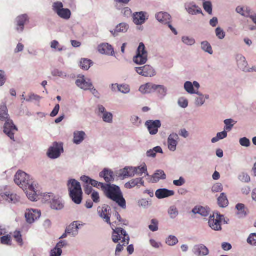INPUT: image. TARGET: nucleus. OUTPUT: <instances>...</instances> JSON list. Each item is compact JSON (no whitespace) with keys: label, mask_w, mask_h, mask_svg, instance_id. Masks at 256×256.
Instances as JSON below:
<instances>
[{"label":"nucleus","mask_w":256,"mask_h":256,"mask_svg":"<svg viewBox=\"0 0 256 256\" xmlns=\"http://www.w3.org/2000/svg\"><path fill=\"white\" fill-rule=\"evenodd\" d=\"M103 192L108 198L115 202L122 208L126 209V200L119 186L114 184H106Z\"/></svg>","instance_id":"1"},{"label":"nucleus","mask_w":256,"mask_h":256,"mask_svg":"<svg viewBox=\"0 0 256 256\" xmlns=\"http://www.w3.org/2000/svg\"><path fill=\"white\" fill-rule=\"evenodd\" d=\"M0 120L4 122V133L13 142H16L14 134L18 132V129L10 119L8 114V110L6 104L0 105Z\"/></svg>","instance_id":"2"},{"label":"nucleus","mask_w":256,"mask_h":256,"mask_svg":"<svg viewBox=\"0 0 256 256\" xmlns=\"http://www.w3.org/2000/svg\"><path fill=\"white\" fill-rule=\"evenodd\" d=\"M14 181L23 190H27L28 186L34 183L32 179H30V176L21 170L17 172L14 176Z\"/></svg>","instance_id":"3"},{"label":"nucleus","mask_w":256,"mask_h":256,"mask_svg":"<svg viewBox=\"0 0 256 256\" xmlns=\"http://www.w3.org/2000/svg\"><path fill=\"white\" fill-rule=\"evenodd\" d=\"M112 238L115 244L118 243L122 238V242H126L128 244L130 240V236L126 230L121 228H116L113 230Z\"/></svg>","instance_id":"4"},{"label":"nucleus","mask_w":256,"mask_h":256,"mask_svg":"<svg viewBox=\"0 0 256 256\" xmlns=\"http://www.w3.org/2000/svg\"><path fill=\"white\" fill-rule=\"evenodd\" d=\"M52 10L60 18L69 20L72 16L70 10L68 8H64V4L62 2H55L52 4Z\"/></svg>","instance_id":"5"},{"label":"nucleus","mask_w":256,"mask_h":256,"mask_svg":"<svg viewBox=\"0 0 256 256\" xmlns=\"http://www.w3.org/2000/svg\"><path fill=\"white\" fill-rule=\"evenodd\" d=\"M64 144L62 142H54L49 148L47 152L48 156L52 160L58 158L64 152Z\"/></svg>","instance_id":"6"},{"label":"nucleus","mask_w":256,"mask_h":256,"mask_svg":"<svg viewBox=\"0 0 256 256\" xmlns=\"http://www.w3.org/2000/svg\"><path fill=\"white\" fill-rule=\"evenodd\" d=\"M224 215L218 213H214L213 216H210L208 220L210 227L215 231L222 230V222Z\"/></svg>","instance_id":"7"},{"label":"nucleus","mask_w":256,"mask_h":256,"mask_svg":"<svg viewBox=\"0 0 256 256\" xmlns=\"http://www.w3.org/2000/svg\"><path fill=\"white\" fill-rule=\"evenodd\" d=\"M135 70L138 74L144 77H152L156 74V72L154 68L148 64L136 68Z\"/></svg>","instance_id":"8"},{"label":"nucleus","mask_w":256,"mask_h":256,"mask_svg":"<svg viewBox=\"0 0 256 256\" xmlns=\"http://www.w3.org/2000/svg\"><path fill=\"white\" fill-rule=\"evenodd\" d=\"M76 86L84 90H88L92 87V84L90 78L86 79L84 75L80 74L76 81Z\"/></svg>","instance_id":"9"},{"label":"nucleus","mask_w":256,"mask_h":256,"mask_svg":"<svg viewBox=\"0 0 256 256\" xmlns=\"http://www.w3.org/2000/svg\"><path fill=\"white\" fill-rule=\"evenodd\" d=\"M145 126L147 128L150 134L156 135L158 132V129L162 126V123L160 120H148L145 123Z\"/></svg>","instance_id":"10"},{"label":"nucleus","mask_w":256,"mask_h":256,"mask_svg":"<svg viewBox=\"0 0 256 256\" xmlns=\"http://www.w3.org/2000/svg\"><path fill=\"white\" fill-rule=\"evenodd\" d=\"M41 216L40 210L36 209L27 210L25 213V218L28 223L33 224Z\"/></svg>","instance_id":"11"},{"label":"nucleus","mask_w":256,"mask_h":256,"mask_svg":"<svg viewBox=\"0 0 256 256\" xmlns=\"http://www.w3.org/2000/svg\"><path fill=\"white\" fill-rule=\"evenodd\" d=\"M29 22V17L27 14L18 16L16 19V30L19 33L24 32L25 24Z\"/></svg>","instance_id":"12"},{"label":"nucleus","mask_w":256,"mask_h":256,"mask_svg":"<svg viewBox=\"0 0 256 256\" xmlns=\"http://www.w3.org/2000/svg\"><path fill=\"white\" fill-rule=\"evenodd\" d=\"M0 198L2 201L8 203L16 204L20 200V197L16 194L10 192H2L0 194Z\"/></svg>","instance_id":"13"},{"label":"nucleus","mask_w":256,"mask_h":256,"mask_svg":"<svg viewBox=\"0 0 256 256\" xmlns=\"http://www.w3.org/2000/svg\"><path fill=\"white\" fill-rule=\"evenodd\" d=\"M192 252L196 256H207L210 254L208 248L202 244L194 245Z\"/></svg>","instance_id":"14"},{"label":"nucleus","mask_w":256,"mask_h":256,"mask_svg":"<svg viewBox=\"0 0 256 256\" xmlns=\"http://www.w3.org/2000/svg\"><path fill=\"white\" fill-rule=\"evenodd\" d=\"M178 140L179 136L176 133L172 132L168 136V146L170 151L174 152L176 150Z\"/></svg>","instance_id":"15"},{"label":"nucleus","mask_w":256,"mask_h":256,"mask_svg":"<svg viewBox=\"0 0 256 256\" xmlns=\"http://www.w3.org/2000/svg\"><path fill=\"white\" fill-rule=\"evenodd\" d=\"M80 180L86 184H89L94 188H101L103 191L104 188L106 184L98 182L94 180L91 178L86 176H82L80 177Z\"/></svg>","instance_id":"16"},{"label":"nucleus","mask_w":256,"mask_h":256,"mask_svg":"<svg viewBox=\"0 0 256 256\" xmlns=\"http://www.w3.org/2000/svg\"><path fill=\"white\" fill-rule=\"evenodd\" d=\"M146 12H136L132 14L133 22L137 26L144 24L148 18H146Z\"/></svg>","instance_id":"17"},{"label":"nucleus","mask_w":256,"mask_h":256,"mask_svg":"<svg viewBox=\"0 0 256 256\" xmlns=\"http://www.w3.org/2000/svg\"><path fill=\"white\" fill-rule=\"evenodd\" d=\"M69 194L82 191L80 183L75 179H70L67 183Z\"/></svg>","instance_id":"18"},{"label":"nucleus","mask_w":256,"mask_h":256,"mask_svg":"<svg viewBox=\"0 0 256 256\" xmlns=\"http://www.w3.org/2000/svg\"><path fill=\"white\" fill-rule=\"evenodd\" d=\"M99 176L103 178L106 184H110V182H113L114 180V172L107 168H104L100 172Z\"/></svg>","instance_id":"19"},{"label":"nucleus","mask_w":256,"mask_h":256,"mask_svg":"<svg viewBox=\"0 0 256 256\" xmlns=\"http://www.w3.org/2000/svg\"><path fill=\"white\" fill-rule=\"evenodd\" d=\"M155 194L158 199L160 200L174 196V192L166 188H159L156 190Z\"/></svg>","instance_id":"20"},{"label":"nucleus","mask_w":256,"mask_h":256,"mask_svg":"<svg viewBox=\"0 0 256 256\" xmlns=\"http://www.w3.org/2000/svg\"><path fill=\"white\" fill-rule=\"evenodd\" d=\"M98 50L101 54L108 56H114V52L112 46L107 43L102 44L98 47Z\"/></svg>","instance_id":"21"},{"label":"nucleus","mask_w":256,"mask_h":256,"mask_svg":"<svg viewBox=\"0 0 256 256\" xmlns=\"http://www.w3.org/2000/svg\"><path fill=\"white\" fill-rule=\"evenodd\" d=\"M200 88V84L196 81H194L193 82L187 81L184 84V88L185 90L190 94H194L196 92V89L198 90Z\"/></svg>","instance_id":"22"},{"label":"nucleus","mask_w":256,"mask_h":256,"mask_svg":"<svg viewBox=\"0 0 256 256\" xmlns=\"http://www.w3.org/2000/svg\"><path fill=\"white\" fill-rule=\"evenodd\" d=\"M134 170L132 166H126L123 169L120 170L118 177L122 180L126 178L133 177L134 176Z\"/></svg>","instance_id":"23"},{"label":"nucleus","mask_w":256,"mask_h":256,"mask_svg":"<svg viewBox=\"0 0 256 256\" xmlns=\"http://www.w3.org/2000/svg\"><path fill=\"white\" fill-rule=\"evenodd\" d=\"M236 60L238 68L244 72H246L248 68V62L246 58L241 54H237L236 56Z\"/></svg>","instance_id":"24"},{"label":"nucleus","mask_w":256,"mask_h":256,"mask_svg":"<svg viewBox=\"0 0 256 256\" xmlns=\"http://www.w3.org/2000/svg\"><path fill=\"white\" fill-rule=\"evenodd\" d=\"M111 210V208L110 206L108 205H104L102 208V210H98V214L99 216L102 218L103 220H105L106 222L110 224V211Z\"/></svg>","instance_id":"25"},{"label":"nucleus","mask_w":256,"mask_h":256,"mask_svg":"<svg viewBox=\"0 0 256 256\" xmlns=\"http://www.w3.org/2000/svg\"><path fill=\"white\" fill-rule=\"evenodd\" d=\"M129 29V25L125 22H122L116 26V28L113 30H110V32L112 36L116 37L118 36V33H125L128 32Z\"/></svg>","instance_id":"26"},{"label":"nucleus","mask_w":256,"mask_h":256,"mask_svg":"<svg viewBox=\"0 0 256 256\" xmlns=\"http://www.w3.org/2000/svg\"><path fill=\"white\" fill-rule=\"evenodd\" d=\"M78 221L74 222L66 229V232L73 237H75L78 234L80 226L84 225L83 224H78Z\"/></svg>","instance_id":"27"},{"label":"nucleus","mask_w":256,"mask_h":256,"mask_svg":"<svg viewBox=\"0 0 256 256\" xmlns=\"http://www.w3.org/2000/svg\"><path fill=\"white\" fill-rule=\"evenodd\" d=\"M50 207L52 209L60 210L63 209L64 208V203L62 200L56 196L55 198H53L50 201Z\"/></svg>","instance_id":"28"},{"label":"nucleus","mask_w":256,"mask_h":256,"mask_svg":"<svg viewBox=\"0 0 256 256\" xmlns=\"http://www.w3.org/2000/svg\"><path fill=\"white\" fill-rule=\"evenodd\" d=\"M185 10L190 14L195 15L202 14V10L193 2L186 3L184 4Z\"/></svg>","instance_id":"29"},{"label":"nucleus","mask_w":256,"mask_h":256,"mask_svg":"<svg viewBox=\"0 0 256 256\" xmlns=\"http://www.w3.org/2000/svg\"><path fill=\"white\" fill-rule=\"evenodd\" d=\"M156 84L152 83H147L142 85L139 88V91L142 94H148L156 92Z\"/></svg>","instance_id":"30"},{"label":"nucleus","mask_w":256,"mask_h":256,"mask_svg":"<svg viewBox=\"0 0 256 256\" xmlns=\"http://www.w3.org/2000/svg\"><path fill=\"white\" fill-rule=\"evenodd\" d=\"M156 18L160 22L166 24L170 20L171 16L166 12H160L156 14Z\"/></svg>","instance_id":"31"},{"label":"nucleus","mask_w":256,"mask_h":256,"mask_svg":"<svg viewBox=\"0 0 256 256\" xmlns=\"http://www.w3.org/2000/svg\"><path fill=\"white\" fill-rule=\"evenodd\" d=\"M34 183L28 186L27 190H24L28 198L31 201L34 202L36 200L37 195L34 189Z\"/></svg>","instance_id":"32"},{"label":"nucleus","mask_w":256,"mask_h":256,"mask_svg":"<svg viewBox=\"0 0 256 256\" xmlns=\"http://www.w3.org/2000/svg\"><path fill=\"white\" fill-rule=\"evenodd\" d=\"M139 184H140L141 186H144V182L142 178H136L130 180L128 182L125 184L124 187L127 189H131L136 186H138Z\"/></svg>","instance_id":"33"},{"label":"nucleus","mask_w":256,"mask_h":256,"mask_svg":"<svg viewBox=\"0 0 256 256\" xmlns=\"http://www.w3.org/2000/svg\"><path fill=\"white\" fill-rule=\"evenodd\" d=\"M166 178L164 172L159 170L156 171L154 174L152 176L151 182L152 183H156L160 180H165Z\"/></svg>","instance_id":"34"},{"label":"nucleus","mask_w":256,"mask_h":256,"mask_svg":"<svg viewBox=\"0 0 256 256\" xmlns=\"http://www.w3.org/2000/svg\"><path fill=\"white\" fill-rule=\"evenodd\" d=\"M86 134L84 131H76L74 132L73 142L76 144H80L85 139Z\"/></svg>","instance_id":"35"},{"label":"nucleus","mask_w":256,"mask_h":256,"mask_svg":"<svg viewBox=\"0 0 256 256\" xmlns=\"http://www.w3.org/2000/svg\"><path fill=\"white\" fill-rule=\"evenodd\" d=\"M236 208L237 210L236 215L240 218H243L247 215V210L244 206L242 204H238L236 206Z\"/></svg>","instance_id":"36"},{"label":"nucleus","mask_w":256,"mask_h":256,"mask_svg":"<svg viewBox=\"0 0 256 256\" xmlns=\"http://www.w3.org/2000/svg\"><path fill=\"white\" fill-rule=\"evenodd\" d=\"M82 191L76 192L69 194V196L72 201L76 204L82 203Z\"/></svg>","instance_id":"37"},{"label":"nucleus","mask_w":256,"mask_h":256,"mask_svg":"<svg viewBox=\"0 0 256 256\" xmlns=\"http://www.w3.org/2000/svg\"><path fill=\"white\" fill-rule=\"evenodd\" d=\"M209 209L202 206H196L192 210V212L198 214L202 216H207L209 214Z\"/></svg>","instance_id":"38"},{"label":"nucleus","mask_w":256,"mask_h":256,"mask_svg":"<svg viewBox=\"0 0 256 256\" xmlns=\"http://www.w3.org/2000/svg\"><path fill=\"white\" fill-rule=\"evenodd\" d=\"M148 60V56L141 55L136 54L133 58L134 62L137 64L142 65L145 64Z\"/></svg>","instance_id":"39"},{"label":"nucleus","mask_w":256,"mask_h":256,"mask_svg":"<svg viewBox=\"0 0 256 256\" xmlns=\"http://www.w3.org/2000/svg\"><path fill=\"white\" fill-rule=\"evenodd\" d=\"M218 203L221 208H226L228 205V200L225 193L222 192L218 198Z\"/></svg>","instance_id":"40"},{"label":"nucleus","mask_w":256,"mask_h":256,"mask_svg":"<svg viewBox=\"0 0 256 256\" xmlns=\"http://www.w3.org/2000/svg\"><path fill=\"white\" fill-rule=\"evenodd\" d=\"M93 64V62L88 58H82L80 62V68L84 70H88Z\"/></svg>","instance_id":"41"},{"label":"nucleus","mask_w":256,"mask_h":256,"mask_svg":"<svg viewBox=\"0 0 256 256\" xmlns=\"http://www.w3.org/2000/svg\"><path fill=\"white\" fill-rule=\"evenodd\" d=\"M52 75L54 77H59L62 78H69V75L65 72L60 70L57 68L52 70L51 72Z\"/></svg>","instance_id":"42"},{"label":"nucleus","mask_w":256,"mask_h":256,"mask_svg":"<svg viewBox=\"0 0 256 256\" xmlns=\"http://www.w3.org/2000/svg\"><path fill=\"white\" fill-rule=\"evenodd\" d=\"M162 150L160 146H157L146 152V156L149 158H155L157 153L162 154Z\"/></svg>","instance_id":"43"},{"label":"nucleus","mask_w":256,"mask_h":256,"mask_svg":"<svg viewBox=\"0 0 256 256\" xmlns=\"http://www.w3.org/2000/svg\"><path fill=\"white\" fill-rule=\"evenodd\" d=\"M134 176L136 174L142 175L143 174H146V176H148V173L147 171V166L144 164L142 166L134 167Z\"/></svg>","instance_id":"44"},{"label":"nucleus","mask_w":256,"mask_h":256,"mask_svg":"<svg viewBox=\"0 0 256 256\" xmlns=\"http://www.w3.org/2000/svg\"><path fill=\"white\" fill-rule=\"evenodd\" d=\"M201 48L204 52L210 54H212L213 50L210 44L208 41H204L201 42Z\"/></svg>","instance_id":"45"},{"label":"nucleus","mask_w":256,"mask_h":256,"mask_svg":"<svg viewBox=\"0 0 256 256\" xmlns=\"http://www.w3.org/2000/svg\"><path fill=\"white\" fill-rule=\"evenodd\" d=\"M224 124H225L224 130L226 131H230L234 126L236 124V122H235L232 119H226L224 120Z\"/></svg>","instance_id":"46"},{"label":"nucleus","mask_w":256,"mask_h":256,"mask_svg":"<svg viewBox=\"0 0 256 256\" xmlns=\"http://www.w3.org/2000/svg\"><path fill=\"white\" fill-rule=\"evenodd\" d=\"M138 206L146 209L152 205V202L150 200L142 198L138 201Z\"/></svg>","instance_id":"47"},{"label":"nucleus","mask_w":256,"mask_h":256,"mask_svg":"<svg viewBox=\"0 0 256 256\" xmlns=\"http://www.w3.org/2000/svg\"><path fill=\"white\" fill-rule=\"evenodd\" d=\"M50 47L52 49L56 50L58 52L66 50L64 46H60L58 41L56 40H52L50 44Z\"/></svg>","instance_id":"48"},{"label":"nucleus","mask_w":256,"mask_h":256,"mask_svg":"<svg viewBox=\"0 0 256 256\" xmlns=\"http://www.w3.org/2000/svg\"><path fill=\"white\" fill-rule=\"evenodd\" d=\"M182 41L185 44L188 46H192L196 43V40L194 38L188 36H182Z\"/></svg>","instance_id":"49"},{"label":"nucleus","mask_w":256,"mask_h":256,"mask_svg":"<svg viewBox=\"0 0 256 256\" xmlns=\"http://www.w3.org/2000/svg\"><path fill=\"white\" fill-rule=\"evenodd\" d=\"M238 179L242 182L248 183L250 181V178L248 174L245 172H241L238 176Z\"/></svg>","instance_id":"50"},{"label":"nucleus","mask_w":256,"mask_h":256,"mask_svg":"<svg viewBox=\"0 0 256 256\" xmlns=\"http://www.w3.org/2000/svg\"><path fill=\"white\" fill-rule=\"evenodd\" d=\"M178 242V238L174 236H170L166 239V244L170 246H174Z\"/></svg>","instance_id":"51"},{"label":"nucleus","mask_w":256,"mask_h":256,"mask_svg":"<svg viewBox=\"0 0 256 256\" xmlns=\"http://www.w3.org/2000/svg\"><path fill=\"white\" fill-rule=\"evenodd\" d=\"M168 214L171 218L174 219L178 216L179 212L174 206H172L168 210Z\"/></svg>","instance_id":"52"},{"label":"nucleus","mask_w":256,"mask_h":256,"mask_svg":"<svg viewBox=\"0 0 256 256\" xmlns=\"http://www.w3.org/2000/svg\"><path fill=\"white\" fill-rule=\"evenodd\" d=\"M102 118L105 122L111 124L113 121V115L111 112H106L102 114Z\"/></svg>","instance_id":"53"},{"label":"nucleus","mask_w":256,"mask_h":256,"mask_svg":"<svg viewBox=\"0 0 256 256\" xmlns=\"http://www.w3.org/2000/svg\"><path fill=\"white\" fill-rule=\"evenodd\" d=\"M42 97L34 93H31L26 98L27 102H39L41 100Z\"/></svg>","instance_id":"54"},{"label":"nucleus","mask_w":256,"mask_h":256,"mask_svg":"<svg viewBox=\"0 0 256 256\" xmlns=\"http://www.w3.org/2000/svg\"><path fill=\"white\" fill-rule=\"evenodd\" d=\"M156 91H157L162 96H165L166 94L167 89L162 85L156 84Z\"/></svg>","instance_id":"55"},{"label":"nucleus","mask_w":256,"mask_h":256,"mask_svg":"<svg viewBox=\"0 0 256 256\" xmlns=\"http://www.w3.org/2000/svg\"><path fill=\"white\" fill-rule=\"evenodd\" d=\"M158 222L156 219L151 220V224L148 226L149 229L153 232H156L158 230Z\"/></svg>","instance_id":"56"},{"label":"nucleus","mask_w":256,"mask_h":256,"mask_svg":"<svg viewBox=\"0 0 256 256\" xmlns=\"http://www.w3.org/2000/svg\"><path fill=\"white\" fill-rule=\"evenodd\" d=\"M203 6L204 10L210 14H212V6L210 1H206L204 2Z\"/></svg>","instance_id":"57"},{"label":"nucleus","mask_w":256,"mask_h":256,"mask_svg":"<svg viewBox=\"0 0 256 256\" xmlns=\"http://www.w3.org/2000/svg\"><path fill=\"white\" fill-rule=\"evenodd\" d=\"M136 54L141 55L148 56V52L146 50V47L143 42H140L137 48Z\"/></svg>","instance_id":"58"},{"label":"nucleus","mask_w":256,"mask_h":256,"mask_svg":"<svg viewBox=\"0 0 256 256\" xmlns=\"http://www.w3.org/2000/svg\"><path fill=\"white\" fill-rule=\"evenodd\" d=\"M216 36L220 40H223L226 36V33L224 30L220 27L217 28L215 30Z\"/></svg>","instance_id":"59"},{"label":"nucleus","mask_w":256,"mask_h":256,"mask_svg":"<svg viewBox=\"0 0 256 256\" xmlns=\"http://www.w3.org/2000/svg\"><path fill=\"white\" fill-rule=\"evenodd\" d=\"M122 94H127L130 92V86L128 84H118V90Z\"/></svg>","instance_id":"60"},{"label":"nucleus","mask_w":256,"mask_h":256,"mask_svg":"<svg viewBox=\"0 0 256 256\" xmlns=\"http://www.w3.org/2000/svg\"><path fill=\"white\" fill-rule=\"evenodd\" d=\"M247 242L251 246H256V233L250 234L247 239Z\"/></svg>","instance_id":"61"},{"label":"nucleus","mask_w":256,"mask_h":256,"mask_svg":"<svg viewBox=\"0 0 256 256\" xmlns=\"http://www.w3.org/2000/svg\"><path fill=\"white\" fill-rule=\"evenodd\" d=\"M122 244L118 243L116 246L115 252V256H120V253L124 250V246L128 245L126 242H122Z\"/></svg>","instance_id":"62"},{"label":"nucleus","mask_w":256,"mask_h":256,"mask_svg":"<svg viewBox=\"0 0 256 256\" xmlns=\"http://www.w3.org/2000/svg\"><path fill=\"white\" fill-rule=\"evenodd\" d=\"M0 242L3 244L10 246L12 244L10 236L6 235L2 236L0 238Z\"/></svg>","instance_id":"63"},{"label":"nucleus","mask_w":256,"mask_h":256,"mask_svg":"<svg viewBox=\"0 0 256 256\" xmlns=\"http://www.w3.org/2000/svg\"><path fill=\"white\" fill-rule=\"evenodd\" d=\"M62 251L60 248L54 247L50 252V256H61Z\"/></svg>","instance_id":"64"}]
</instances>
